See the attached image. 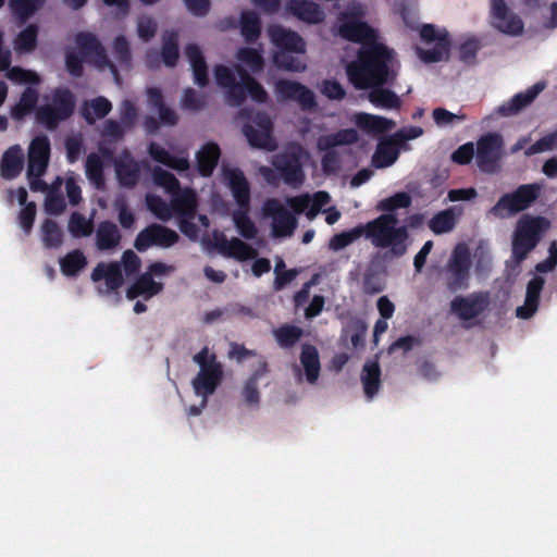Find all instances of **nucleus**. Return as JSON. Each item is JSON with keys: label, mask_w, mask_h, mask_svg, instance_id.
<instances>
[{"label": "nucleus", "mask_w": 557, "mask_h": 557, "mask_svg": "<svg viewBox=\"0 0 557 557\" xmlns=\"http://www.w3.org/2000/svg\"><path fill=\"white\" fill-rule=\"evenodd\" d=\"M361 236H364L362 224H358L346 232L335 234L330 240V248L335 251L344 249Z\"/></svg>", "instance_id": "nucleus-58"}, {"label": "nucleus", "mask_w": 557, "mask_h": 557, "mask_svg": "<svg viewBox=\"0 0 557 557\" xmlns=\"http://www.w3.org/2000/svg\"><path fill=\"white\" fill-rule=\"evenodd\" d=\"M90 277L94 282L104 280L108 293L117 290L124 283L122 269L117 262H99L92 270Z\"/></svg>", "instance_id": "nucleus-26"}, {"label": "nucleus", "mask_w": 557, "mask_h": 557, "mask_svg": "<svg viewBox=\"0 0 557 557\" xmlns=\"http://www.w3.org/2000/svg\"><path fill=\"white\" fill-rule=\"evenodd\" d=\"M180 239L178 234L158 223H153L141 230L134 242L137 251L144 252L151 246L169 248L175 245Z\"/></svg>", "instance_id": "nucleus-13"}, {"label": "nucleus", "mask_w": 557, "mask_h": 557, "mask_svg": "<svg viewBox=\"0 0 557 557\" xmlns=\"http://www.w3.org/2000/svg\"><path fill=\"white\" fill-rule=\"evenodd\" d=\"M126 158L115 161V173L121 186L126 188H134L140 176V169L138 163L125 152Z\"/></svg>", "instance_id": "nucleus-32"}, {"label": "nucleus", "mask_w": 557, "mask_h": 557, "mask_svg": "<svg viewBox=\"0 0 557 557\" xmlns=\"http://www.w3.org/2000/svg\"><path fill=\"white\" fill-rule=\"evenodd\" d=\"M269 372L268 363L262 361L247 380L243 396L248 406H258L260 401V393L258 391V381Z\"/></svg>", "instance_id": "nucleus-42"}, {"label": "nucleus", "mask_w": 557, "mask_h": 557, "mask_svg": "<svg viewBox=\"0 0 557 557\" xmlns=\"http://www.w3.org/2000/svg\"><path fill=\"white\" fill-rule=\"evenodd\" d=\"M153 181L158 186L163 187L168 193L180 189L181 184L176 176L159 166H156L152 171Z\"/></svg>", "instance_id": "nucleus-62"}, {"label": "nucleus", "mask_w": 557, "mask_h": 557, "mask_svg": "<svg viewBox=\"0 0 557 557\" xmlns=\"http://www.w3.org/2000/svg\"><path fill=\"white\" fill-rule=\"evenodd\" d=\"M302 154L301 147H297L274 157L272 164L285 184L293 187L304 184L306 175L302 169Z\"/></svg>", "instance_id": "nucleus-9"}, {"label": "nucleus", "mask_w": 557, "mask_h": 557, "mask_svg": "<svg viewBox=\"0 0 557 557\" xmlns=\"http://www.w3.org/2000/svg\"><path fill=\"white\" fill-rule=\"evenodd\" d=\"M24 153L20 145L8 148L0 160V174L4 180L16 178L24 168Z\"/></svg>", "instance_id": "nucleus-28"}, {"label": "nucleus", "mask_w": 557, "mask_h": 557, "mask_svg": "<svg viewBox=\"0 0 557 557\" xmlns=\"http://www.w3.org/2000/svg\"><path fill=\"white\" fill-rule=\"evenodd\" d=\"M471 269V255L469 248L463 244H458L446 264V287L455 293L469 287Z\"/></svg>", "instance_id": "nucleus-7"}, {"label": "nucleus", "mask_w": 557, "mask_h": 557, "mask_svg": "<svg viewBox=\"0 0 557 557\" xmlns=\"http://www.w3.org/2000/svg\"><path fill=\"white\" fill-rule=\"evenodd\" d=\"M122 240L121 232L112 221H102L96 230V246L101 251L115 249Z\"/></svg>", "instance_id": "nucleus-30"}, {"label": "nucleus", "mask_w": 557, "mask_h": 557, "mask_svg": "<svg viewBox=\"0 0 557 557\" xmlns=\"http://www.w3.org/2000/svg\"><path fill=\"white\" fill-rule=\"evenodd\" d=\"M75 95L65 87L52 91L51 104L41 106L36 112L37 121L48 129H55L60 122L70 119L75 111Z\"/></svg>", "instance_id": "nucleus-5"}, {"label": "nucleus", "mask_w": 557, "mask_h": 557, "mask_svg": "<svg viewBox=\"0 0 557 557\" xmlns=\"http://www.w3.org/2000/svg\"><path fill=\"white\" fill-rule=\"evenodd\" d=\"M286 10L307 24H320L325 18V14L320 5L311 0H288Z\"/></svg>", "instance_id": "nucleus-24"}, {"label": "nucleus", "mask_w": 557, "mask_h": 557, "mask_svg": "<svg viewBox=\"0 0 557 557\" xmlns=\"http://www.w3.org/2000/svg\"><path fill=\"white\" fill-rule=\"evenodd\" d=\"M45 3L46 0H9L8 7L17 24L24 25L44 8Z\"/></svg>", "instance_id": "nucleus-35"}, {"label": "nucleus", "mask_w": 557, "mask_h": 557, "mask_svg": "<svg viewBox=\"0 0 557 557\" xmlns=\"http://www.w3.org/2000/svg\"><path fill=\"white\" fill-rule=\"evenodd\" d=\"M358 133L354 128L341 129L336 133L323 135L318 138L319 150H329L337 146L351 145L358 141Z\"/></svg>", "instance_id": "nucleus-38"}, {"label": "nucleus", "mask_w": 557, "mask_h": 557, "mask_svg": "<svg viewBox=\"0 0 557 557\" xmlns=\"http://www.w3.org/2000/svg\"><path fill=\"white\" fill-rule=\"evenodd\" d=\"M250 207L246 208H237L233 212V221L235 226L237 227L239 234L246 238V239H253L257 236L258 230L252 222V220L249 218Z\"/></svg>", "instance_id": "nucleus-54"}, {"label": "nucleus", "mask_w": 557, "mask_h": 557, "mask_svg": "<svg viewBox=\"0 0 557 557\" xmlns=\"http://www.w3.org/2000/svg\"><path fill=\"white\" fill-rule=\"evenodd\" d=\"M275 94L280 101H295L302 111H311L317 107L313 91L301 83L278 79L275 83Z\"/></svg>", "instance_id": "nucleus-14"}, {"label": "nucleus", "mask_w": 557, "mask_h": 557, "mask_svg": "<svg viewBox=\"0 0 557 557\" xmlns=\"http://www.w3.org/2000/svg\"><path fill=\"white\" fill-rule=\"evenodd\" d=\"M112 110V103L106 97L99 96L83 103L82 115L88 124L106 117Z\"/></svg>", "instance_id": "nucleus-39"}, {"label": "nucleus", "mask_w": 557, "mask_h": 557, "mask_svg": "<svg viewBox=\"0 0 557 557\" xmlns=\"http://www.w3.org/2000/svg\"><path fill=\"white\" fill-rule=\"evenodd\" d=\"M503 137L497 133H488L476 141V164L484 173H495L502 157Z\"/></svg>", "instance_id": "nucleus-10"}, {"label": "nucleus", "mask_w": 557, "mask_h": 557, "mask_svg": "<svg viewBox=\"0 0 557 557\" xmlns=\"http://www.w3.org/2000/svg\"><path fill=\"white\" fill-rule=\"evenodd\" d=\"M398 143L392 137L389 140L380 143L372 157V164L375 168L391 166L398 158Z\"/></svg>", "instance_id": "nucleus-45"}, {"label": "nucleus", "mask_w": 557, "mask_h": 557, "mask_svg": "<svg viewBox=\"0 0 557 557\" xmlns=\"http://www.w3.org/2000/svg\"><path fill=\"white\" fill-rule=\"evenodd\" d=\"M364 237L379 249H385L384 258L399 259L409 247L407 226H399L396 214H380L362 224Z\"/></svg>", "instance_id": "nucleus-2"}, {"label": "nucleus", "mask_w": 557, "mask_h": 557, "mask_svg": "<svg viewBox=\"0 0 557 557\" xmlns=\"http://www.w3.org/2000/svg\"><path fill=\"white\" fill-rule=\"evenodd\" d=\"M7 77L17 84L39 85L41 78L35 71L25 70L21 66H12L7 70Z\"/></svg>", "instance_id": "nucleus-61"}, {"label": "nucleus", "mask_w": 557, "mask_h": 557, "mask_svg": "<svg viewBox=\"0 0 557 557\" xmlns=\"http://www.w3.org/2000/svg\"><path fill=\"white\" fill-rule=\"evenodd\" d=\"M85 172L89 182L97 188L104 187L103 162L101 157L96 152H90L85 162Z\"/></svg>", "instance_id": "nucleus-50"}, {"label": "nucleus", "mask_w": 557, "mask_h": 557, "mask_svg": "<svg viewBox=\"0 0 557 557\" xmlns=\"http://www.w3.org/2000/svg\"><path fill=\"white\" fill-rule=\"evenodd\" d=\"M39 26L35 23L28 24L14 38V50L17 53H29L37 48Z\"/></svg>", "instance_id": "nucleus-43"}, {"label": "nucleus", "mask_w": 557, "mask_h": 557, "mask_svg": "<svg viewBox=\"0 0 557 557\" xmlns=\"http://www.w3.org/2000/svg\"><path fill=\"white\" fill-rule=\"evenodd\" d=\"M420 37L426 44L435 42L432 49H417V53L422 61L425 63H435L448 58L450 39L447 32L438 34L433 24H424L420 29Z\"/></svg>", "instance_id": "nucleus-11"}, {"label": "nucleus", "mask_w": 557, "mask_h": 557, "mask_svg": "<svg viewBox=\"0 0 557 557\" xmlns=\"http://www.w3.org/2000/svg\"><path fill=\"white\" fill-rule=\"evenodd\" d=\"M356 124L360 129L373 135L385 133L393 126L391 120L369 113H359Z\"/></svg>", "instance_id": "nucleus-46"}, {"label": "nucleus", "mask_w": 557, "mask_h": 557, "mask_svg": "<svg viewBox=\"0 0 557 557\" xmlns=\"http://www.w3.org/2000/svg\"><path fill=\"white\" fill-rule=\"evenodd\" d=\"M491 16L493 27L498 32L519 36L523 33V22L519 15L511 12L505 0H491Z\"/></svg>", "instance_id": "nucleus-16"}, {"label": "nucleus", "mask_w": 557, "mask_h": 557, "mask_svg": "<svg viewBox=\"0 0 557 557\" xmlns=\"http://www.w3.org/2000/svg\"><path fill=\"white\" fill-rule=\"evenodd\" d=\"M262 210L264 215L273 219L272 228L275 236H288L296 228V218L277 199H268Z\"/></svg>", "instance_id": "nucleus-17"}, {"label": "nucleus", "mask_w": 557, "mask_h": 557, "mask_svg": "<svg viewBox=\"0 0 557 557\" xmlns=\"http://www.w3.org/2000/svg\"><path fill=\"white\" fill-rule=\"evenodd\" d=\"M87 264V259L84 253L75 249L66 253L60 260V268L65 276H76Z\"/></svg>", "instance_id": "nucleus-53"}, {"label": "nucleus", "mask_w": 557, "mask_h": 557, "mask_svg": "<svg viewBox=\"0 0 557 557\" xmlns=\"http://www.w3.org/2000/svg\"><path fill=\"white\" fill-rule=\"evenodd\" d=\"M394 59V50L383 44L363 45L357 59L347 64V77L357 89L393 85L397 77L393 69Z\"/></svg>", "instance_id": "nucleus-1"}, {"label": "nucleus", "mask_w": 557, "mask_h": 557, "mask_svg": "<svg viewBox=\"0 0 557 557\" xmlns=\"http://www.w3.org/2000/svg\"><path fill=\"white\" fill-rule=\"evenodd\" d=\"M240 34L247 44H255L261 35V21L253 11H244L240 15Z\"/></svg>", "instance_id": "nucleus-49"}, {"label": "nucleus", "mask_w": 557, "mask_h": 557, "mask_svg": "<svg viewBox=\"0 0 557 557\" xmlns=\"http://www.w3.org/2000/svg\"><path fill=\"white\" fill-rule=\"evenodd\" d=\"M251 122V124H245L243 127V133L249 145L253 148L274 150L276 146L272 138L273 123L268 113L256 112Z\"/></svg>", "instance_id": "nucleus-12"}, {"label": "nucleus", "mask_w": 557, "mask_h": 557, "mask_svg": "<svg viewBox=\"0 0 557 557\" xmlns=\"http://www.w3.org/2000/svg\"><path fill=\"white\" fill-rule=\"evenodd\" d=\"M343 17L346 20L338 27V34L342 38L363 45H368V41L374 39V32L366 22L355 17L347 18L346 14H343Z\"/></svg>", "instance_id": "nucleus-22"}, {"label": "nucleus", "mask_w": 557, "mask_h": 557, "mask_svg": "<svg viewBox=\"0 0 557 557\" xmlns=\"http://www.w3.org/2000/svg\"><path fill=\"white\" fill-rule=\"evenodd\" d=\"M171 196V208L176 216L196 218L198 198L193 188L180 187V189L173 191Z\"/></svg>", "instance_id": "nucleus-23"}, {"label": "nucleus", "mask_w": 557, "mask_h": 557, "mask_svg": "<svg viewBox=\"0 0 557 557\" xmlns=\"http://www.w3.org/2000/svg\"><path fill=\"white\" fill-rule=\"evenodd\" d=\"M300 362L304 367L307 381L311 384L315 383L321 370L317 347L311 344H304L300 352Z\"/></svg>", "instance_id": "nucleus-37"}, {"label": "nucleus", "mask_w": 557, "mask_h": 557, "mask_svg": "<svg viewBox=\"0 0 557 557\" xmlns=\"http://www.w3.org/2000/svg\"><path fill=\"white\" fill-rule=\"evenodd\" d=\"M148 152L156 162L172 170L183 172L189 169V161L186 157L173 156L165 148L154 141L149 144Z\"/></svg>", "instance_id": "nucleus-34"}, {"label": "nucleus", "mask_w": 557, "mask_h": 557, "mask_svg": "<svg viewBox=\"0 0 557 557\" xmlns=\"http://www.w3.org/2000/svg\"><path fill=\"white\" fill-rule=\"evenodd\" d=\"M290 53L292 52L277 51L273 57L275 65L287 71H304L306 69V64L298 58L293 57Z\"/></svg>", "instance_id": "nucleus-63"}, {"label": "nucleus", "mask_w": 557, "mask_h": 557, "mask_svg": "<svg viewBox=\"0 0 557 557\" xmlns=\"http://www.w3.org/2000/svg\"><path fill=\"white\" fill-rule=\"evenodd\" d=\"M75 44L81 54L91 62L97 69H109L115 81H120V72L107 54V51L96 35L89 32H81L75 36Z\"/></svg>", "instance_id": "nucleus-8"}, {"label": "nucleus", "mask_w": 557, "mask_h": 557, "mask_svg": "<svg viewBox=\"0 0 557 557\" xmlns=\"http://www.w3.org/2000/svg\"><path fill=\"white\" fill-rule=\"evenodd\" d=\"M272 44L278 51L304 53L306 44L300 35L296 32L287 29L282 25H271L268 29Z\"/></svg>", "instance_id": "nucleus-20"}, {"label": "nucleus", "mask_w": 557, "mask_h": 557, "mask_svg": "<svg viewBox=\"0 0 557 557\" xmlns=\"http://www.w3.org/2000/svg\"><path fill=\"white\" fill-rule=\"evenodd\" d=\"M161 59L168 67H174L180 59L178 33L165 30L162 35Z\"/></svg>", "instance_id": "nucleus-40"}, {"label": "nucleus", "mask_w": 557, "mask_h": 557, "mask_svg": "<svg viewBox=\"0 0 557 557\" xmlns=\"http://www.w3.org/2000/svg\"><path fill=\"white\" fill-rule=\"evenodd\" d=\"M50 140L47 136L35 137L28 147L27 177L42 176L50 158Z\"/></svg>", "instance_id": "nucleus-18"}, {"label": "nucleus", "mask_w": 557, "mask_h": 557, "mask_svg": "<svg viewBox=\"0 0 557 557\" xmlns=\"http://www.w3.org/2000/svg\"><path fill=\"white\" fill-rule=\"evenodd\" d=\"M237 59L247 65L253 73H258L263 70L264 60L261 53L255 48H240L237 52Z\"/></svg>", "instance_id": "nucleus-60"}, {"label": "nucleus", "mask_w": 557, "mask_h": 557, "mask_svg": "<svg viewBox=\"0 0 557 557\" xmlns=\"http://www.w3.org/2000/svg\"><path fill=\"white\" fill-rule=\"evenodd\" d=\"M361 382L368 399H372L381 386V368L377 361L366 362L362 368Z\"/></svg>", "instance_id": "nucleus-41"}, {"label": "nucleus", "mask_w": 557, "mask_h": 557, "mask_svg": "<svg viewBox=\"0 0 557 557\" xmlns=\"http://www.w3.org/2000/svg\"><path fill=\"white\" fill-rule=\"evenodd\" d=\"M163 289V284L158 283L151 276V273H143L139 277L127 288L126 297L128 299H135L139 296H144L145 299H149L158 295Z\"/></svg>", "instance_id": "nucleus-33"}, {"label": "nucleus", "mask_w": 557, "mask_h": 557, "mask_svg": "<svg viewBox=\"0 0 557 557\" xmlns=\"http://www.w3.org/2000/svg\"><path fill=\"white\" fill-rule=\"evenodd\" d=\"M236 71L240 81L246 86L247 95L257 103H265L269 96L263 86L257 82L244 67L237 66Z\"/></svg>", "instance_id": "nucleus-52"}, {"label": "nucleus", "mask_w": 557, "mask_h": 557, "mask_svg": "<svg viewBox=\"0 0 557 557\" xmlns=\"http://www.w3.org/2000/svg\"><path fill=\"white\" fill-rule=\"evenodd\" d=\"M185 54L191 65L195 83L206 87L209 84V72L201 49L196 44H188L185 47Z\"/></svg>", "instance_id": "nucleus-29"}, {"label": "nucleus", "mask_w": 557, "mask_h": 557, "mask_svg": "<svg viewBox=\"0 0 557 557\" xmlns=\"http://www.w3.org/2000/svg\"><path fill=\"white\" fill-rule=\"evenodd\" d=\"M220 157L221 150L218 144L207 143L203 145L196 154L199 174L203 177L211 176L219 163Z\"/></svg>", "instance_id": "nucleus-31"}, {"label": "nucleus", "mask_w": 557, "mask_h": 557, "mask_svg": "<svg viewBox=\"0 0 557 557\" xmlns=\"http://www.w3.org/2000/svg\"><path fill=\"white\" fill-rule=\"evenodd\" d=\"M39 100L37 88L28 86L22 92L18 101L11 108L10 114L13 120L21 121L33 113Z\"/></svg>", "instance_id": "nucleus-36"}, {"label": "nucleus", "mask_w": 557, "mask_h": 557, "mask_svg": "<svg viewBox=\"0 0 557 557\" xmlns=\"http://www.w3.org/2000/svg\"><path fill=\"white\" fill-rule=\"evenodd\" d=\"M41 239L47 248H58L62 245L63 232L54 220L46 219L42 222Z\"/></svg>", "instance_id": "nucleus-55"}, {"label": "nucleus", "mask_w": 557, "mask_h": 557, "mask_svg": "<svg viewBox=\"0 0 557 557\" xmlns=\"http://www.w3.org/2000/svg\"><path fill=\"white\" fill-rule=\"evenodd\" d=\"M540 190L536 184L520 185L515 191L503 195L491 208V213L504 218L521 212L539 198Z\"/></svg>", "instance_id": "nucleus-6"}, {"label": "nucleus", "mask_w": 557, "mask_h": 557, "mask_svg": "<svg viewBox=\"0 0 557 557\" xmlns=\"http://www.w3.org/2000/svg\"><path fill=\"white\" fill-rule=\"evenodd\" d=\"M224 178L234 200L239 208L250 207L251 191L250 184L244 172L238 168L224 169Z\"/></svg>", "instance_id": "nucleus-21"}, {"label": "nucleus", "mask_w": 557, "mask_h": 557, "mask_svg": "<svg viewBox=\"0 0 557 557\" xmlns=\"http://www.w3.org/2000/svg\"><path fill=\"white\" fill-rule=\"evenodd\" d=\"M549 227L548 219L523 214L518 220L512 235L511 252L515 261L518 263L523 261L537 246Z\"/></svg>", "instance_id": "nucleus-3"}, {"label": "nucleus", "mask_w": 557, "mask_h": 557, "mask_svg": "<svg viewBox=\"0 0 557 557\" xmlns=\"http://www.w3.org/2000/svg\"><path fill=\"white\" fill-rule=\"evenodd\" d=\"M545 280L542 276H534L527 285L524 305L516 309V315L520 319H530L537 311L541 293L543 290Z\"/></svg>", "instance_id": "nucleus-27"}, {"label": "nucleus", "mask_w": 557, "mask_h": 557, "mask_svg": "<svg viewBox=\"0 0 557 557\" xmlns=\"http://www.w3.org/2000/svg\"><path fill=\"white\" fill-rule=\"evenodd\" d=\"M368 95L369 101L376 108L399 109L401 106L400 98L391 89L381 87H370Z\"/></svg>", "instance_id": "nucleus-47"}, {"label": "nucleus", "mask_w": 557, "mask_h": 557, "mask_svg": "<svg viewBox=\"0 0 557 557\" xmlns=\"http://www.w3.org/2000/svg\"><path fill=\"white\" fill-rule=\"evenodd\" d=\"M543 83H536L523 92L515 95L509 101L497 108V113L502 116H511L518 114L522 109L528 107L537 95L544 89Z\"/></svg>", "instance_id": "nucleus-25"}, {"label": "nucleus", "mask_w": 557, "mask_h": 557, "mask_svg": "<svg viewBox=\"0 0 557 557\" xmlns=\"http://www.w3.org/2000/svg\"><path fill=\"white\" fill-rule=\"evenodd\" d=\"M385 274L373 264H370L362 275V292L368 296L376 295L385 289Z\"/></svg>", "instance_id": "nucleus-44"}, {"label": "nucleus", "mask_w": 557, "mask_h": 557, "mask_svg": "<svg viewBox=\"0 0 557 557\" xmlns=\"http://www.w3.org/2000/svg\"><path fill=\"white\" fill-rule=\"evenodd\" d=\"M113 55L116 63L123 70H129L132 67V51L129 47V42L126 37L123 35H119L114 38L113 41Z\"/></svg>", "instance_id": "nucleus-56"}, {"label": "nucleus", "mask_w": 557, "mask_h": 557, "mask_svg": "<svg viewBox=\"0 0 557 557\" xmlns=\"http://www.w3.org/2000/svg\"><path fill=\"white\" fill-rule=\"evenodd\" d=\"M412 198L406 191H398L391 197L380 200L376 209L382 211V214H396L398 209H407L411 206Z\"/></svg>", "instance_id": "nucleus-51"}, {"label": "nucleus", "mask_w": 557, "mask_h": 557, "mask_svg": "<svg viewBox=\"0 0 557 557\" xmlns=\"http://www.w3.org/2000/svg\"><path fill=\"white\" fill-rule=\"evenodd\" d=\"M69 232L75 238L86 237L92 233V222L79 212H73L69 220Z\"/></svg>", "instance_id": "nucleus-59"}, {"label": "nucleus", "mask_w": 557, "mask_h": 557, "mask_svg": "<svg viewBox=\"0 0 557 557\" xmlns=\"http://www.w3.org/2000/svg\"><path fill=\"white\" fill-rule=\"evenodd\" d=\"M490 306L488 292H473L468 296H456L450 310L462 321H470L482 314Z\"/></svg>", "instance_id": "nucleus-15"}, {"label": "nucleus", "mask_w": 557, "mask_h": 557, "mask_svg": "<svg viewBox=\"0 0 557 557\" xmlns=\"http://www.w3.org/2000/svg\"><path fill=\"white\" fill-rule=\"evenodd\" d=\"M456 224L455 214L450 209L436 213L429 222V227L434 234L450 232Z\"/></svg>", "instance_id": "nucleus-57"}, {"label": "nucleus", "mask_w": 557, "mask_h": 557, "mask_svg": "<svg viewBox=\"0 0 557 557\" xmlns=\"http://www.w3.org/2000/svg\"><path fill=\"white\" fill-rule=\"evenodd\" d=\"M273 336L277 345L282 349H290L300 341L304 336L301 327L294 324H282L277 329L273 330Z\"/></svg>", "instance_id": "nucleus-48"}, {"label": "nucleus", "mask_w": 557, "mask_h": 557, "mask_svg": "<svg viewBox=\"0 0 557 557\" xmlns=\"http://www.w3.org/2000/svg\"><path fill=\"white\" fill-rule=\"evenodd\" d=\"M555 147H557V132L541 137L527 149L525 154L532 156L544 151H549Z\"/></svg>", "instance_id": "nucleus-64"}, {"label": "nucleus", "mask_w": 557, "mask_h": 557, "mask_svg": "<svg viewBox=\"0 0 557 557\" xmlns=\"http://www.w3.org/2000/svg\"><path fill=\"white\" fill-rule=\"evenodd\" d=\"M213 239L215 248L224 257L236 258L240 261H246L255 259L258 255L253 247L237 237L227 239L223 233L215 231L213 233Z\"/></svg>", "instance_id": "nucleus-19"}, {"label": "nucleus", "mask_w": 557, "mask_h": 557, "mask_svg": "<svg viewBox=\"0 0 557 557\" xmlns=\"http://www.w3.org/2000/svg\"><path fill=\"white\" fill-rule=\"evenodd\" d=\"M193 360L199 366V372L191 380V386L196 396L202 398V405H207L209 396L214 394L223 380V366L207 346L197 352Z\"/></svg>", "instance_id": "nucleus-4"}]
</instances>
